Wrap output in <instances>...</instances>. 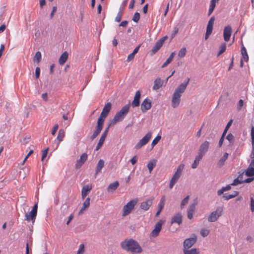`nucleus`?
<instances>
[{"mask_svg": "<svg viewBox=\"0 0 254 254\" xmlns=\"http://www.w3.org/2000/svg\"><path fill=\"white\" fill-rule=\"evenodd\" d=\"M91 190L92 187H89L88 185L84 186L81 190L82 198L84 199Z\"/></svg>", "mask_w": 254, "mask_h": 254, "instance_id": "obj_24", "label": "nucleus"}, {"mask_svg": "<svg viewBox=\"0 0 254 254\" xmlns=\"http://www.w3.org/2000/svg\"><path fill=\"white\" fill-rule=\"evenodd\" d=\"M228 153L226 152L224 154L223 156L220 159L217 163L218 167L220 168L224 165L225 162L228 157Z\"/></svg>", "mask_w": 254, "mask_h": 254, "instance_id": "obj_27", "label": "nucleus"}, {"mask_svg": "<svg viewBox=\"0 0 254 254\" xmlns=\"http://www.w3.org/2000/svg\"><path fill=\"white\" fill-rule=\"evenodd\" d=\"M119 186V183L118 181H116L113 183L110 184L107 188V190L109 192L114 191Z\"/></svg>", "mask_w": 254, "mask_h": 254, "instance_id": "obj_28", "label": "nucleus"}, {"mask_svg": "<svg viewBox=\"0 0 254 254\" xmlns=\"http://www.w3.org/2000/svg\"><path fill=\"white\" fill-rule=\"evenodd\" d=\"M64 136L65 132L64 130L63 129H60L58 132V134L57 137V139L59 141V143H60L62 141H63Z\"/></svg>", "mask_w": 254, "mask_h": 254, "instance_id": "obj_40", "label": "nucleus"}, {"mask_svg": "<svg viewBox=\"0 0 254 254\" xmlns=\"http://www.w3.org/2000/svg\"><path fill=\"white\" fill-rule=\"evenodd\" d=\"M180 178V176L176 174L175 173L174 174L170 182L169 188L170 189H172L175 184L178 181Z\"/></svg>", "mask_w": 254, "mask_h": 254, "instance_id": "obj_30", "label": "nucleus"}, {"mask_svg": "<svg viewBox=\"0 0 254 254\" xmlns=\"http://www.w3.org/2000/svg\"><path fill=\"white\" fill-rule=\"evenodd\" d=\"M152 135V133L148 132L144 137H143L135 145L134 148L136 149L140 148L142 146L146 144L150 139Z\"/></svg>", "mask_w": 254, "mask_h": 254, "instance_id": "obj_5", "label": "nucleus"}, {"mask_svg": "<svg viewBox=\"0 0 254 254\" xmlns=\"http://www.w3.org/2000/svg\"><path fill=\"white\" fill-rule=\"evenodd\" d=\"M246 239L248 242L252 243L254 241V235H249L246 237Z\"/></svg>", "mask_w": 254, "mask_h": 254, "instance_id": "obj_58", "label": "nucleus"}, {"mask_svg": "<svg viewBox=\"0 0 254 254\" xmlns=\"http://www.w3.org/2000/svg\"><path fill=\"white\" fill-rule=\"evenodd\" d=\"M42 58V55L40 52H37L34 58V61L39 63Z\"/></svg>", "mask_w": 254, "mask_h": 254, "instance_id": "obj_46", "label": "nucleus"}, {"mask_svg": "<svg viewBox=\"0 0 254 254\" xmlns=\"http://www.w3.org/2000/svg\"><path fill=\"white\" fill-rule=\"evenodd\" d=\"M122 17V13L121 12H119L117 14L116 18L115 21L119 22L121 21Z\"/></svg>", "mask_w": 254, "mask_h": 254, "instance_id": "obj_56", "label": "nucleus"}, {"mask_svg": "<svg viewBox=\"0 0 254 254\" xmlns=\"http://www.w3.org/2000/svg\"><path fill=\"white\" fill-rule=\"evenodd\" d=\"M232 122H233V120H230L227 123L226 126L225 127V128L223 131V132L221 135V137H220L219 141V143H218V147H220L222 146L223 141H224V139L225 136L227 132L228 129L231 126Z\"/></svg>", "mask_w": 254, "mask_h": 254, "instance_id": "obj_15", "label": "nucleus"}, {"mask_svg": "<svg viewBox=\"0 0 254 254\" xmlns=\"http://www.w3.org/2000/svg\"><path fill=\"white\" fill-rule=\"evenodd\" d=\"M164 197H163L160 199V201L158 203V210L157 211V212L156 213L155 216H158L159 215V214L162 210V209L164 207Z\"/></svg>", "mask_w": 254, "mask_h": 254, "instance_id": "obj_29", "label": "nucleus"}, {"mask_svg": "<svg viewBox=\"0 0 254 254\" xmlns=\"http://www.w3.org/2000/svg\"><path fill=\"white\" fill-rule=\"evenodd\" d=\"M179 29L178 28H175L173 33L171 34V39H173L175 35L177 34L178 32Z\"/></svg>", "mask_w": 254, "mask_h": 254, "instance_id": "obj_64", "label": "nucleus"}, {"mask_svg": "<svg viewBox=\"0 0 254 254\" xmlns=\"http://www.w3.org/2000/svg\"><path fill=\"white\" fill-rule=\"evenodd\" d=\"M181 96L177 94V93H174L172 99V106L174 108L178 107L180 103Z\"/></svg>", "mask_w": 254, "mask_h": 254, "instance_id": "obj_17", "label": "nucleus"}, {"mask_svg": "<svg viewBox=\"0 0 254 254\" xmlns=\"http://www.w3.org/2000/svg\"><path fill=\"white\" fill-rule=\"evenodd\" d=\"M90 198L87 197L83 203V205L80 211H79V215L81 214L83 211L89 207L90 205Z\"/></svg>", "mask_w": 254, "mask_h": 254, "instance_id": "obj_26", "label": "nucleus"}, {"mask_svg": "<svg viewBox=\"0 0 254 254\" xmlns=\"http://www.w3.org/2000/svg\"><path fill=\"white\" fill-rule=\"evenodd\" d=\"M226 48V44L225 43L222 44L220 47V50L217 54V57H219L222 53H223L225 51Z\"/></svg>", "mask_w": 254, "mask_h": 254, "instance_id": "obj_47", "label": "nucleus"}, {"mask_svg": "<svg viewBox=\"0 0 254 254\" xmlns=\"http://www.w3.org/2000/svg\"><path fill=\"white\" fill-rule=\"evenodd\" d=\"M209 230L205 229H202L200 230V234L203 237H206L209 234Z\"/></svg>", "mask_w": 254, "mask_h": 254, "instance_id": "obj_52", "label": "nucleus"}, {"mask_svg": "<svg viewBox=\"0 0 254 254\" xmlns=\"http://www.w3.org/2000/svg\"><path fill=\"white\" fill-rule=\"evenodd\" d=\"M84 252V246L83 244L79 245L77 254H83Z\"/></svg>", "mask_w": 254, "mask_h": 254, "instance_id": "obj_51", "label": "nucleus"}, {"mask_svg": "<svg viewBox=\"0 0 254 254\" xmlns=\"http://www.w3.org/2000/svg\"><path fill=\"white\" fill-rule=\"evenodd\" d=\"M209 146V142L207 141H205L200 146L199 148L198 154L203 156L207 151Z\"/></svg>", "mask_w": 254, "mask_h": 254, "instance_id": "obj_16", "label": "nucleus"}, {"mask_svg": "<svg viewBox=\"0 0 254 254\" xmlns=\"http://www.w3.org/2000/svg\"><path fill=\"white\" fill-rule=\"evenodd\" d=\"M239 194V192L237 191H234L232 194H228L227 193H225L223 196V197L224 198L225 200H229L231 198H233L236 196H237Z\"/></svg>", "mask_w": 254, "mask_h": 254, "instance_id": "obj_38", "label": "nucleus"}, {"mask_svg": "<svg viewBox=\"0 0 254 254\" xmlns=\"http://www.w3.org/2000/svg\"><path fill=\"white\" fill-rule=\"evenodd\" d=\"M184 254H199V252L196 248H193L190 250L183 249Z\"/></svg>", "mask_w": 254, "mask_h": 254, "instance_id": "obj_41", "label": "nucleus"}, {"mask_svg": "<svg viewBox=\"0 0 254 254\" xmlns=\"http://www.w3.org/2000/svg\"><path fill=\"white\" fill-rule=\"evenodd\" d=\"M153 200L154 197H151L148 198L145 201L142 202L140 205V208L144 211L148 210L150 207L152 205Z\"/></svg>", "mask_w": 254, "mask_h": 254, "instance_id": "obj_11", "label": "nucleus"}, {"mask_svg": "<svg viewBox=\"0 0 254 254\" xmlns=\"http://www.w3.org/2000/svg\"><path fill=\"white\" fill-rule=\"evenodd\" d=\"M215 7V6L214 5H211V4H210L209 5V10H208V15H210L212 13V12L213 11L214 8Z\"/></svg>", "mask_w": 254, "mask_h": 254, "instance_id": "obj_59", "label": "nucleus"}, {"mask_svg": "<svg viewBox=\"0 0 254 254\" xmlns=\"http://www.w3.org/2000/svg\"><path fill=\"white\" fill-rule=\"evenodd\" d=\"M157 161L155 159H153L150 161L147 164V167L149 171V172L151 173L153 170V168L155 167L156 165Z\"/></svg>", "mask_w": 254, "mask_h": 254, "instance_id": "obj_37", "label": "nucleus"}, {"mask_svg": "<svg viewBox=\"0 0 254 254\" xmlns=\"http://www.w3.org/2000/svg\"><path fill=\"white\" fill-rule=\"evenodd\" d=\"M187 50L185 47H183L181 49V50L179 51L178 53V57L180 58H184L186 54Z\"/></svg>", "mask_w": 254, "mask_h": 254, "instance_id": "obj_45", "label": "nucleus"}, {"mask_svg": "<svg viewBox=\"0 0 254 254\" xmlns=\"http://www.w3.org/2000/svg\"><path fill=\"white\" fill-rule=\"evenodd\" d=\"M129 107L130 104L124 106L120 111L116 114L111 122V124L115 125L117 122L122 121L128 113Z\"/></svg>", "mask_w": 254, "mask_h": 254, "instance_id": "obj_2", "label": "nucleus"}, {"mask_svg": "<svg viewBox=\"0 0 254 254\" xmlns=\"http://www.w3.org/2000/svg\"><path fill=\"white\" fill-rule=\"evenodd\" d=\"M223 211V207H217L216 210L212 212L208 217V222H214L216 221L221 216Z\"/></svg>", "mask_w": 254, "mask_h": 254, "instance_id": "obj_3", "label": "nucleus"}, {"mask_svg": "<svg viewBox=\"0 0 254 254\" xmlns=\"http://www.w3.org/2000/svg\"><path fill=\"white\" fill-rule=\"evenodd\" d=\"M190 81V78H187L186 80L183 83L181 84L176 89L174 93H177V94L181 96L182 94L185 91L187 85L189 84Z\"/></svg>", "mask_w": 254, "mask_h": 254, "instance_id": "obj_12", "label": "nucleus"}, {"mask_svg": "<svg viewBox=\"0 0 254 254\" xmlns=\"http://www.w3.org/2000/svg\"><path fill=\"white\" fill-rule=\"evenodd\" d=\"M106 117L102 116V115H100V117L98 118L97 121V125L96 127L103 128V126L104 122L105 119Z\"/></svg>", "mask_w": 254, "mask_h": 254, "instance_id": "obj_39", "label": "nucleus"}, {"mask_svg": "<svg viewBox=\"0 0 254 254\" xmlns=\"http://www.w3.org/2000/svg\"><path fill=\"white\" fill-rule=\"evenodd\" d=\"M214 20L215 17L214 16H213L209 19L208 21L205 35V40H207L212 32Z\"/></svg>", "mask_w": 254, "mask_h": 254, "instance_id": "obj_6", "label": "nucleus"}, {"mask_svg": "<svg viewBox=\"0 0 254 254\" xmlns=\"http://www.w3.org/2000/svg\"><path fill=\"white\" fill-rule=\"evenodd\" d=\"M40 74V68L39 67H36L35 69V77L36 78H39Z\"/></svg>", "mask_w": 254, "mask_h": 254, "instance_id": "obj_60", "label": "nucleus"}, {"mask_svg": "<svg viewBox=\"0 0 254 254\" xmlns=\"http://www.w3.org/2000/svg\"><path fill=\"white\" fill-rule=\"evenodd\" d=\"M196 242V237L194 236L193 237L186 239L183 244V249L189 250L191 248Z\"/></svg>", "mask_w": 254, "mask_h": 254, "instance_id": "obj_9", "label": "nucleus"}, {"mask_svg": "<svg viewBox=\"0 0 254 254\" xmlns=\"http://www.w3.org/2000/svg\"><path fill=\"white\" fill-rule=\"evenodd\" d=\"M141 96L140 92L138 90L135 92L133 101L131 103L132 107H138L140 105V98Z\"/></svg>", "mask_w": 254, "mask_h": 254, "instance_id": "obj_21", "label": "nucleus"}, {"mask_svg": "<svg viewBox=\"0 0 254 254\" xmlns=\"http://www.w3.org/2000/svg\"><path fill=\"white\" fill-rule=\"evenodd\" d=\"M38 209V202H36L32 207L29 214L25 215L26 220L29 221L30 220H35L37 215Z\"/></svg>", "mask_w": 254, "mask_h": 254, "instance_id": "obj_7", "label": "nucleus"}, {"mask_svg": "<svg viewBox=\"0 0 254 254\" xmlns=\"http://www.w3.org/2000/svg\"><path fill=\"white\" fill-rule=\"evenodd\" d=\"M137 200L135 199H132L128 202L123 208V216L125 217L128 215L131 211L133 209L135 205L137 203Z\"/></svg>", "mask_w": 254, "mask_h": 254, "instance_id": "obj_4", "label": "nucleus"}, {"mask_svg": "<svg viewBox=\"0 0 254 254\" xmlns=\"http://www.w3.org/2000/svg\"><path fill=\"white\" fill-rule=\"evenodd\" d=\"M245 174L247 177L254 176V159L251 161L250 164L245 171Z\"/></svg>", "mask_w": 254, "mask_h": 254, "instance_id": "obj_22", "label": "nucleus"}, {"mask_svg": "<svg viewBox=\"0 0 254 254\" xmlns=\"http://www.w3.org/2000/svg\"><path fill=\"white\" fill-rule=\"evenodd\" d=\"M68 58V54L66 52H64L60 57L59 62L61 65L64 64Z\"/></svg>", "mask_w": 254, "mask_h": 254, "instance_id": "obj_35", "label": "nucleus"}, {"mask_svg": "<svg viewBox=\"0 0 254 254\" xmlns=\"http://www.w3.org/2000/svg\"><path fill=\"white\" fill-rule=\"evenodd\" d=\"M250 207L252 212H254V199L253 197H250Z\"/></svg>", "mask_w": 254, "mask_h": 254, "instance_id": "obj_54", "label": "nucleus"}, {"mask_svg": "<svg viewBox=\"0 0 254 254\" xmlns=\"http://www.w3.org/2000/svg\"><path fill=\"white\" fill-rule=\"evenodd\" d=\"M122 248L128 252L141 253L142 249L138 242L132 239H126L121 243Z\"/></svg>", "mask_w": 254, "mask_h": 254, "instance_id": "obj_1", "label": "nucleus"}, {"mask_svg": "<svg viewBox=\"0 0 254 254\" xmlns=\"http://www.w3.org/2000/svg\"><path fill=\"white\" fill-rule=\"evenodd\" d=\"M182 218L183 215L181 213L178 212L175 213L171 219V224L176 223L180 225L182 223Z\"/></svg>", "mask_w": 254, "mask_h": 254, "instance_id": "obj_14", "label": "nucleus"}, {"mask_svg": "<svg viewBox=\"0 0 254 254\" xmlns=\"http://www.w3.org/2000/svg\"><path fill=\"white\" fill-rule=\"evenodd\" d=\"M58 127H59V126L58 124H56L54 126V127H53V130L52 131V135H55L56 131H57L58 129Z\"/></svg>", "mask_w": 254, "mask_h": 254, "instance_id": "obj_63", "label": "nucleus"}, {"mask_svg": "<svg viewBox=\"0 0 254 254\" xmlns=\"http://www.w3.org/2000/svg\"><path fill=\"white\" fill-rule=\"evenodd\" d=\"M139 18H140V14H139V13L136 12L134 14V15L132 17V20L134 22H137L139 21Z\"/></svg>", "mask_w": 254, "mask_h": 254, "instance_id": "obj_50", "label": "nucleus"}, {"mask_svg": "<svg viewBox=\"0 0 254 254\" xmlns=\"http://www.w3.org/2000/svg\"><path fill=\"white\" fill-rule=\"evenodd\" d=\"M151 101L148 98H145L141 104V110L142 113L146 112L151 108Z\"/></svg>", "mask_w": 254, "mask_h": 254, "instance_id": "obj_13", "label": "nucleus"}, {"mask_svg": "<svg viewBox=\"0 0 254 254\" xmlns=\"http://www.w3.org/2000/svg\"><path fill=\"white\" fill-rule=\"evenodd\" d=\"M172 61V60L170 59V58H168L167 59V60L166 61V62L163 64V65H162L161 67L162 68H164L165 67V66H166L168 64H169Z\"/></svg>", "mask_w": 254, "mask_h": 254, "instance_id": "obj_61", "label": "nucleus"}, {"mask_svg": "<svg viewBox=\"0 0 254 254\" xmlns=\"http://www.w3.org/2000/svg\"><path fill=\"white\" fill-rule=\"evenodd\" d=\"M232 33V28L231 26L227 25L224 27L223 31L224 40L226 42L229 41Z\"/></svg>", "mask_w": 254, "mask_h": 254, "instance_id": "obj_18", "label": "nucleus"}, {"mask_svg": "<svg viewBox=\"0 0 254 254\" xmlns=\"http://www.w3.org/2000/svg\"><path fill=\"white\" fill-rule=\"evenodd\" d=\"M110 126V125H109V126L105 129L103 133L101 135V136L100 138V139L99 140V142L97 144V145L96 146V147L95 150L96 151L98 150L103 145V144L105 141V138L107 135Z\"/></svg>", "mask_w": 254, "mask_h": 254, "instance_id": "obj_10", "label": "nucleus"}, {"mask_svg": "<svg viewBox=\"0 0 254 254\" xmlns=\"http://www.w3.org/2000/svg\"><path fill=\"white\" fill-rule=\"evenodd\" d=\"M196 203V202H194L189 206L187 210V216L188 219H191L193 218V215L195 210Z\"/></svg>", "mask_w": 254, "mask_h": 254, "instance_id": "obj_20", "label": "nucleus"}, {"mask_svg": "<svg viewBox=\"0 0 254 254\" xmlns=\"http://www.w3.org/2000/svg\"><path fill=\"white\" fill-rule=\"evenodd\" d=\"M111 103L110 102L107 103L104 106L101 115H102V116L107 117L111 109Z\"/></svg>", "mask_w": 254, "mask_h": 254, "instance_id": "obj_23", "label": "nucleus"}, {"mask_svg": "<svg viewBox=\"0 0 254 254\" xmlns=\"http://www.w3.org/2000/svg\"><path fill=\"white\" fill-rule=\"evenodd\" d=\"M87 159V154L86 153H83L80 158L76 161L75 167L76 169L80 168L82 165L85 163Z\"/></svg>", "mask_w": 254, "mask_h": 254, "instance_id": "obj_19", "label": "nucleus"}, {"mask_svg": "<svg viewBox=\"0 0 254 254\" xmlns=\"http://www.w3.org/2000/svg\"><path fill=\"white\" fill-rule=\"evenodd\" d=\"M134 56L135 55L133 54V53H131L129 55H128L127 59V61L130 62L132 61L134 59Z\"/></svg>", "mask_w": 254, "mask_h": 254, "instance_id": "obj_62", "label": "nucleus"}, {"mask_svg": "<svg viewBox=\"0 0 254 254\" xmlns=\"http://www.w3.org/2000/svg\"><path fill=\"white\" fill-rule=\"evenodd\" d=\"M102 128L96 127V129L95 131H94L93 134L91 136L90 139L91 140H94L100 133L101 131L102 130Z\"/></svg>", "mask_w": 254, "mask_h": 254, "instance_id": "obj_43", "label": "nucleus"}, {"mask_svg": "<svg viewBox=\"0 0 254 254\" xmlns=\"http://www.w3.org/2000/svg\"><path fill=\"white\" fill-rule=\"evenodd\" d=\"M164 223V221L160 220L155 225L154 229L150 233V236L152 237H156L159 234V233L162 229V226Z\"/></svg>", "mask_w": 254, "mask_h": 254, "instance_id": "obj_8", "label": "nucleus"}, {"mask_svg": "<svg viewBox=\"0 0 254 254\" xmlns=\"http://www.w3.org/2000/svg\"><path fill=\"white\" fill-rule=\"evenodd\" d=\"M49 148H47L42 151L41 160L43 161L44 159L47 156Z\"/></svg>", "mask_w": 254, "mask_h": 254, "instance_id": "obj_55", "label": "nucleus"}, {"mask_svg": "<svg viewBox=\"0 0 254 254\" xmlns=\"http://www.w3.org/2000/svg\"><path fill=\"white\" fill-rule=\"evenodd\" d=\"M226 139H227L230 142H232L234 140V136L232 133H229L226 137Z\"/></svg>", "mask_w": 254, "mask_h": 254, "instance_id": "obj_57", "label": "nucleus"}, {"mask_svg": "<svg viewBox=\"0 0 254 254\" xmlns=\"http://www.w3.org/2000/svg\"><path fill=\"white\" fill-rule=\"evenodd\" d=\"M242 177L239 175L236 179H235L231 184L232 186H236L243 183Z\"/></svg>", "mask_w": 254, "mask_h": 254, "instance_id": "obj_42", "label": "nucleus"}, {"mask_svg": "<svg viewBox=\"0 0 254 254\" xmlns=\"http://www.w3.org/2000/svg\"><path fill=\"white\" fill-rule=\"evenodd\" d=\"M104 166V161L102 159H100L98 161L96 168V174L101 172L102 169Z\"/></svg>", "mask_w": 254, "mask_h": 254, "instance_id": "obj_33", "label": "nucleus"}, {"mask_svg": "<svg viewBox=\"0 0 254 254\" xmlns=\"http://www.w3.org/2000/svg\"><path fill=\"white\" fill-rule=\"evenodd\" d=\"M203 156L198 154V155L195 157L193 163L191 165V168L192 169H195L197 168L200 160L202 159Z\"/></svg>", "mask_w": 254, "mask_h": 254, "instance_id": "obj_34", "label": "nucleus"}, {"mask_svg": "<svg viewBox=\"0 0 254 254\" xmlns=\"http://www.w3.org/2000/svg\"><path fill=\"white\" fill-rule=\"evenodd\" d=\"M162 45L163 44H161V42L157 41L151 51V54H155L161 48Z\"/></svg>", "mask_w": 254, "mask_h": 254, "instance_id": "obj_31", "label": "nucleus"}, {"mask_svg": "<svg viewBox=\"0 0 254 254\" xmlns=\"http://www.w3.org/2000/svg\"><path fill=\"white\" fill-rule=\"evenodd\" d=\"M185 165L183 164H181L177 168V169L175 173L176 174L181 177L183 170H184Z\"/></svg>", "mask_w": 254, "mask_h": 254, "instance_id": "obj_44", "label": "nucleus"}, {"mask_svg": "<svg viewBox=\"0 0 254 254\" xmlns=\"http://www.w3.org/2000/svg\"><path fill=\"white\" fill-rule=\"evenodd\" d=\"M161 136L160 135H157L152 141L151 145L152 147L158 143L159 140L161 139Z\"/></svg>", "mask_w": 254, "mask_h": 254, "instance_id": "obj_49", "label": "nucleus"}, {"mask_svg": "<svg viewBox=\"0 0 254 254\" xmlns=\"http://www.w3.org/2000/svg\"><path fill=\"white\" fill-rule=\"evenodd\" d=\"M251 136L252 139V144L254 146V127H252L251 128Z\"/></svg>", "mask_w": 254, "mask_h": 254, "instance_id": "obj_53", "label": "nucleus"}, {"mask_svg": "<svg viewBox=\"0 0 254 254\" xmlns=\"http://www.w3.org/2000/svg\"><path fill=\"white\" fill-rule=\"evenodd\" d=\"M163 84V81L160 78H157L154 81V85L153 86V90H157L159 89Z\"/></svg>", "mask_w": 254, "mask_h": 254, "instance_id": "obj_25", "label": "nucleus"}, {"mask_svg": "<svg viewBox=\"0 0 254 254\" xmlns=\"http://www.w3.org/2000/svg\"><path fill=\"white\" fill-rule=\"evenodd\" d=\"M241 54H242V60H244L245 62H248L249 60V56L247 52L246 49L245 47L242 45V47L241 48Z\"/></svg>", "mask_w": 254, "mask_h": 254, "instance_id": "obj_32", "label": "nucleus"}, {"mask_svg": "<svg viewBox=\"0 0 254 254\" xmlns=\"http://www.w3.org/2000/svg\"><path fill=\"white\" fill-rule=\"evenodd\" d=\"M231 184H229L226 187H222L220 190H219L217 191L218 195L220 196L224 193V192L230 190L231 189Z\"/></svg>", "mask_w": 254, "mask_h": 254, "instance_id": "obj_36", "label": "nucleus"}, {"mask_svg": "<svg viewBox=\"0 0 254 254\" xmlns=\"http://www.w3.org/2000/svg\"><path fill=\"white\" fill-rule=\"evenodd\" d=\"M189 198L190 196L189 195H188L182 200L181 203V209H183L184 207V206L188 203Z\"/></svg>", "mask_w": 254, "mask_h": 254, "instance_id": "obj_48", "label": "nucleus"}]
</instances>
